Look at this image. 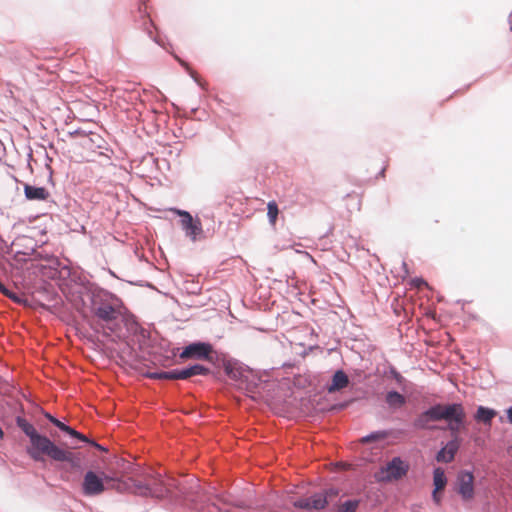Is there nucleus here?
I'll list each match as a JSON object with an SVG mask.
<instances>
[{
  "label": "nucleus",
  "instance_id": "obj_1",
  "mask_svg": "<svg viewBox=\"0 0 512 512\" xmlns=\"http://www.w3.org/2000/svg\"><path fill=\"white\" fill-rule=\"evenodd\" d=\"M16 423L29 437L31 445L27 448V453L33 460L42 461L47 456L57 462L74 463L75 456L71 451L57 446L48 437L39 434L26 419L18 417Z\"/></svg>",
  "mask_w": 512,
  "mask_h": 512
},
{
  "label": "nucleus",
  "instance_id": "obj_2",
  "mask_svg": "<svg viewBox=\"0 0 512 512\" xmlns=\"http://www.w3.org/2000/svg\"><path fill=\"white\" fill-rule=\"evenodd\" d=\"M360 442L369 446L362 452L363 460L367 463L375 464L374 479L376 482H382L384 480V462L382 460L384 432H374L361 438Z\"/></svg>",
  "mask_w": 512,
  "mask_h": 512
},
{
  "label": "nucleus",
  "instance_id": "obj_3",
  "mask_svg": "<svg viewBox=\"0 0 512 512\" xmlns=\"http://www.w3.org/2000/svg\"><path fill=\"white\" fill-rule=\"evenodd\" d=\"M432 421L440 420H461L466 417L462 404L454 403L448 405L437 404L428 409Z\"/></svg>",
  "mask_w": 512,
  "mask_h": 512
},
{
  "label": "nucleus",
  "instance_id": "obj_4",
  "mask_svg": "<svg viewBox=\"0 0 512 512\" xmlns=\"http://www.w3.org/2000/svg\"><path fill=\"white\" fill-rule=\"evenodd\" d=\"M213 347L209 343L195 342L184 347L182 352L179 354L180 359H194V360H207L212 359Z\"/></svg>",
  "mask_w": 512,
  "mask_h": 512
},
{
  "label": "nucleus",
  "instance_id": "obj_5",
  "mask_svg": "<svg viewBox=\"0 0 512 512\" xmlns=\"http://www.w3.org/2000/svg\"><path fill=\"white\" fill-rule=\"evenodd\" d=\"M105 480H111L108 476L102 478L94 471H88L85 473L82 482V493L85 496H97L102 494L105 490Z\"/></svg>",
  "mask_w": 512,
  "mask_h": 512
},
{
  "label": "nucleus",
  "instance_id": "obj_6",
  "mask_svg": "<svg viewBox=\"0 0 512 512\" xmlns=\"http://www.w3.org/2000/svg\"><path fill=\"white\" fill-rule=\"evenodd\" d=\"M174 213L181 217V227L186 235L193 241L202 233V224L199 219H193L192 215L184 210L172 209Z\"/></svg>",
  "mask_w": 512,
  "mask_h": 512
},
{
  "label": "nucleus",
  "instance_id": "obj_7",
  "mask_svg": "<svg viewBox=\"0 0 512 512\" xmlns=\"http://www.w3.org/2000/svg\"><path fill=\"white\" fill-rule=\"evenodd\" d=\"M92 312L99 320L105 323H110L116 320L120 314L118 307L109 301L94 303Z\"/></svg>",
  "mask_w": 512,
  "mask_h": 512
},
{
  "label": "nucleus",
  "instance_id": "obj_8",
  "mask_svg": "<svg viewBox=\"0 0 512 512\" xmlns=\"http://www.w3.org/2000/svg\"><path fill=\"white\" fill-rule=\"evenodd\" d=\"M457 492L465 501L474 497V476L471 472L462 471L457 477Z\"/></svg>",
  "mask_w": 512,
  "mask_h": 512
},
{
  "label": "nucleus",
  "instance_id": "obj_9",
  "mask_svg": "<svg viewBox=\"0 0 512 512\" xmlns=\"http://www.w3.org/2000/svg\"><path fill=\"white\" fill-rule=\"evenodd\" d=\"M328 495H336V493L333 492V490H329L325 492L324 494H315L309 498L299 499L297 500L294 505L295 507L301 508V509H315V510H321L325 508V506L328 504L327 497Z\"/></svg>",
  "mask_w": 512,
  "mask_h": 512
},
{
  "label": "nucleus",
  "instance_id": "obj_10",
  "mask_svg": "<svg viewBox=\"0 0 512 512\" xmlns=\"http://www.w3.org/2000/svg\"><path fill=\"white\" fill-rule=\"evenodd\" d=\"M409 464L399 457H395L386 464V481L399 480L406 476Z\"/></svg>",
  "mask_w": 512,
  "mask_h": 512
},
{
  "label": "nucleus",
  "instance_id": "obj_11",
  "mask_svg": "<svg viewBox=\"0 0 512 512\" xmlns=\"http://www.w3.org/2000/svg\"><path fill=\"white\" fill-rule=\"evenodd\" d=\"M459 446H460V442H459V439L458 437H454V439H452L451 441H449L445 447H443L436 455V460L438 462H443V463H449L451 462L454 457H455V454L456 452L458 451L459 449Z\"/></svg>",
  "mask_w": 512,
  "mask_h": 512
},
{
  "label": "nucleus",
  "instance_id": "obj_12",
  "mask_svg": "<svg viewBox=\"0 0 512 512\" xmlns=\"http://www.w3.org/2000/svg\"><path fill=\"white\" fill-rule=\"evenodd\" d=\"M349 384V378L344 371L338 370L332 377V382L328 386L327 390L329 393L339 391Z\"/></svg>",
  "mask_w": 512,
  "mask_h": 512
},
{
  "label": "nucleus",
  "instance_id": "obj_13",
  "mask_svg": "<svg viewBox=\"0 0 512 512\" xmlns=\"http://www.w3.org/2000/svg\"><path fill=\"white\" fill-rule=\"evenodd\" d=\"M406 404V398L395 391L386 393V405L392 410H398Z\"/></svg>",
  "mask_w": 512,
  "mask_h": 512
},
{
  "label": "nucleus",
  "instance_id": "obj_14",
  "mask_svg": "<svg viewBox=\"0 0 512 512\" xmlns=\"http://www.w3.org/2000/svg\"><path fill=\"white\" fill-rule=\"evenodd\" d=\"M496 414L497 412L494 409L479 406L475 414V420L490 425Z\"/></svg>",
  "mask_w": 512,
  "mask_h": 512
},
{
  "label": "nucleus",
  "instance_id": "obj_15",
  "mask_svg": "<svg viewBox=\"0 0 512 512\" xmlns=\"http://www.w3.org/2000/svg\"><path fill=\"white\" fill-rule=\"evenodd\" d=\"M132 492L136 495L143 497H151V495H160L161 491L151 492L150 484H143L141 482L134 481L132 485Z\"/></svg>",
  "mask_w": 512,
  "mask_h": 512
},
{
  "label": "nucleus",
  "instance_id": "obj_16",
  "mask_svg": "<svg viewBox=\"0 0 512 512\" xmlns=\"http://www.w3.org/2000/svg\"><path fill=\"white\" fill-rule=\"evenodd\" d=\"M52 423L58 427L60 430H62L63 432L69 434L70 436L72 437H75L81 441H84V442H88V439L86 436H84L83 434L77 432L76 430H74L73 428L67 426L66 424H64L63 422H61L60 420L58 419H53L52 420Z\"/></svg>",
  "mask_w": 512,
  "mask_h": 512
},
{
  "label": "nucleus",
  "instance_id": "obj_17",
  "mask_svg": "<svg viewBox=\"0 0 512 512\" xmlns=\"http://www.w3.org/2000/svg\"><path fill=\"white\" fill-rule=\"evenodd\" d=\"M433 483L436 489V492H440L444 490L447 479L445 476V472L442 468H436L433 473Z\"/></svg>",
  "mask_w": 512,
  "mask_h": 512
},
{
  "label": "nucleus",
  "instance_id": "obj_18",
  "mask_svg": "<svg viewBox=\"0 0 512 512\" xmlns=\"http://www.w3.org/2000/svg\"><path fill=\"white\" fill-rule=\"evenodd\" d=\"M150 487H151V492H153V493L156 492L157 490L161 491L160 495H151V497H154V498H164L169 493L168 486L163 482V480L161 478H154L153 483L150 484Z\"/></svg>",
  "mask_w": 512,
  "mask_h": 512
},
{
  "label": "nucleus",
  "instance_id": "obj_19",
  "mask_svg": "<svg viewBox=\"0 0 512 512\" xmlns=\"http://www.w3.org/2000/svg\"><path fill=\"white\" fill-rule=\"evenodd\" d=\"M193 376V371H191V368H185L181 370H173V374L169 375V377L173 378V380L177 379H188Z\"/></svg>",
  "mask_w": 512,
  "mask_h": 512
},
{
  "label": "nucleus",
  "instance_id": "obj_20",
  "mask_svg": "<svg viewBox=\"0 0 512 512\" xmlns=\"http://www.w3.org/2000/svg\"><path fill=\"white\" fill-rule=\"evenodd\" d=\"M429 421H432L430 415L428 414V410L423 412L415 421L414 426L419 429L427 428V424Z\"/></svg>",
  "mask_w": 512,
  "mask_h": 512
},
{
  "label": "nucleus",
  "instance_id": "obj_21",
  "mask_svg": "<svg viewBox=\"0 0 512 512\" xmlns=\"http://www.w3.org/2000/svg\"><path fill=\"white\" fill-rule=\"evenodd\" d=\"M267 209H268L267 215H268L269 221L271 224L274 225L276 222L277 216H278V212H279L276 202H274V201L269 202Z\"/></svg>",
  "mask_w": 512,
  "mask_h": 512
},
{
  "label": "nucleus",
  "instance_id": "obj_22",
  "mask_svg": "<svg viewBox=\"0 0 512 512\" xmlns=\"http://www.w3.org/2000/svg\"><path fill=\"white\" fill-rule=\"evenodd\" d=\"M358 507V501L349 500L341 505L337 512H355Z\"/></svg>",
  "mask_w": 512,
  "mask_h": 512
},
{
  "label": "nucleus",
  "instance_id": "obj_23",
  "mask_svg": "<svg viewBox=\"0 0 512 512\" xmlns=\"http://www.w3.org/2000/svg\"><path fill=\"white\" fill-rule=\"evenodd\" d=\"M390 375L393 377V379L396 381V384L400 388L405 389L406 380L400 373H398L394 368H391Z\"/></svg>",
  "mask_w": 512,
  "mask_h": 512
},
{
  "label": "nucleus",
  "instance_id": "obj_24",
  "mask_svg": "<svg viewBox=\"0 0 512 512\" xmlns=\"http://www.w3.org/2000/svg\"><path fill=\"white\" fill-rule=\"evenodd\" d=\"M465 418H462L461 420H449L448 429L451 431L453 435L456 436V434L460 431L461 425L463 423Z\"/></svg>",
  "mask_w": 512,
  "mask_h": 512
},
{
  "label": "nucleus",
  "instance_id": "obj_25",
  "mask_svg": "<svg viewBox=\"0 0 512 512\" xmlns=\"http://www.w3.org/2000/svg\"><path fill=\"white\" fill-rule=\"evenodd\" d=\"M190 368H191V371H193V376L207 375L210 372L209 368H207L203 365H200V364L192 365V366H190Z\"/></svg>",
  "mask_w": 512,
  "mask_h": 512
},
{
  "label": "nucleus",
  "instance_id": "obj_26",
  "mask_svg": "<svg viewBox=\"0 0 512 512\" xmlns=\"http://www.w3.org/2000/svg\"><path fill=\"white\" fill-rule=\"evenodd\" d=\"M172 374H173V370L172 371H164V372H155V373H151L149 375V377L152 379L173 380V378L169 377V375H172Z\"/></svg>",
  "mask_w": 512,
  "mask_h": 512
},
{
  "label": "nucleus",
  "instance_id": "obj_27",
  "mask_svg": "<svg viewBox=\"0 0 512 512\" xmlns=\"http://www.w3.org/2000/svg\"><path fill=\"white\" fill-rule=\"evenodd\" d=\"M24 192H45V189L42 187L34 188L32 186H29L27 184H23Z\"/></svg>",
  "mask_w": 512,
  "mask_h": 512
},
{
  "label": "nucleus",
  "instance_id": "obj_28",
  "mask_svg": "<svg viewBox=\"0 0 512 512\" xmlns=\"http://www.w3.org/2000/svg\"><path fill=\"white\" fill-rule=\"evenodd\" d=\"M0 292L3 295H5L6 297H13L14 296V293L11 292L9 289H7L2 282H0Z\"/></svg>",
  "mask_w": 512,
  "mask_h": 512
},
{
  "label": "nucleus",
  "instance_id": "obj_29",
  "mask_svg": "<svg viewBox=\"0 0 512 512\" xmlns=\"http://www.w3.org/2000/svg\"><path fill=\"white\" fill-rule=\"evenodd\" d=\"M46 195L47 194H26V197L28 199H40V200H44L46 199Z\"/></svg>",
  "mask_w": 512,
  "mask_h": 512
},
{
  "label": "nucleus",
  "instance_id": "obj_30",
  "mask_svg": "<svg viewBox=\"0 0 512 512\" xmlns=\"http://www.w3.org/2000/svg\"><path fill=\"white\" fill-rule=\"evenodd\" d=\"M432 498L437 505H439L441 503V496H440L439 492H436V489H434V491L432 493Z\"/></svg>",
  "mask_w": 512,
  "mask_h": 512
},
{
  "label": "nucleus",
  "instance_id": "obj_31",
  "mask_svg": "<svg viewBox=\"0 0 512 512\" xmlns=\"http://www.w3.org/2000/svg\"><path fill=\"white\" fill-rule=\"evenodd\" d=\"M414 284L416 287L420 288L422 286H426L427 283L423 279H415Z\"/></svg>",
  "mask_w": 512,
  "mask_h": 512
},
{
  "label": "nucleus",
  "instance_id": "obj_32",
  "mask_svg": "<svg viewBox=\"0 0 512 512\" xmlns=\"http://www.w3.org/2000/svg\"><path fill=\"white\" fill-rule=\"evenodd\" d=\"M507 417H508V421L512 424V406L507 409Z\"/></svg>",
  "mask_w": 512,
  "mask_h": 512
},
{
  "label": "nucleus",
  "instance_id": "obj_33",
  "mask_svg": "<svg viewBox=\"0 0 512 512\" xmlns=\"http://www.w3.org/2000/svg\"><path fill=\"white\" fill-rule=\"evenodd\" d=\"M9 298L12 299L14 302H17V303L21 302L20 297H18L15 293H14L13 297H9Z\"/></svg>",
  "mask_w": 512,
  "mask_h": 512
},
{
  "label": "nucleus",
  "instance_id": "obj_34",
  "mask_svg": "<svg viewBox=\"0 0 512 512\" xmlns=\"http://www.w3.org/2000/svg\"><path fill=\"white\" fill-rule=\"evenodd\" d=\"M45 416H46V418H47L51 423H52V420H53V419H56L54 416H52V415H51V414H49V413H46V414H45Z\"/></svg>",
  "mask_w": 512,
  "mask_h": 512
},
{
  "label": "nucleus",
  "instance_id": "obj_35",
  "mask_svg": "<svg viewBox=\"0 0 512 512\" xmlns=\"http://www.w3.org/2000/svg\"><path fill=\"white\" fill-rule=\"evenodd\" d=\"M92 444H93L95 447L99 448V449H103L99 444H96V443H94V442H92Z\"/></svg>",
  "mask_w": 512,
  "mask_h": 512
},
{
  "label": "nucleus",
  "instance_id": "obj_36",
  "mask_svg": "<svg viewBox=\"0 0 512 512\" xmlns=\"http://www.w3.org/2000/svg\"><path fill=\"white\" fill-rule=\"evenodd\" d=\"M508 453L512 455V445L508 448Z\"/></svg>",
  "mask_w": 512,
  "mask_h": 512
},
{
  "label": "nucleus",
  "instance_id": "obj_37",
  "mask_svg": "<svg viewBox=\"0 0 512 512\" xmlns=\"http://www.w3.org/2000/svg\"><path fill=\"white\" fill-rule=\"evenodd\" d=\"M2 437H3V431H2V429L0 428V438H2Z\"/></svg>",
  "mask_w": 512,
  "mask_h": 512
}]
</instances>
